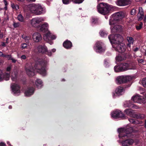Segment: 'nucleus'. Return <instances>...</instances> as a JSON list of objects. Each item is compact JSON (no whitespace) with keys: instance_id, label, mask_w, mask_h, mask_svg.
Listing matches in <instances>:
<instances>
[{"instance_id":"29","label":"nucleus","mask_w":146,"mask_h":146,"mask_svg":"<svg viewBox=\"0 0 146 146\" xmlns=\"http://www.w3.org/2000/svg\"><path fill=\"white\" fill-rule=\"evenodd\" d=\"M129 120L131 123H133L134 124H140L142 123V121H139L137 120H135L134 119H129Z\"/></svg>"},{"instance_id":"18","label":"nucleus","mask_w":146,"mask_h":146,"mask_svg":"<svg viewBox=\"0 0 146 146\" xmlns=\"http://www.w3.org/2000/svg\"><path fill=\"white\" fill-rule=\"evenodd\" d=\"M36 49L39 53H44L47 51V48L44 45H38Z\"/></svg>"},{"instance_id":"6","label":"nucleus","mask_w":146,"mask_h":146,"mask_svg":"<svg viewBox=\"0 0 146 146\" xmlns=\"http://www.w3.org/2000/svg\"><path fill=\"white\" fill-rule=\"evenodd\" d=\"M29 10L32 13L39 15L46 12L45 9L39 4H32L28 6Z\"/></svg>"},{"instance_id":"10","label":"nucleus","mask_w":146,"mask_h":146,"mask_svg":"<svg viewBox=\"0 0 146 146\" xmlns=\"http://www.w3.org/2000/svg\"><path fill=\"white\" fill-rule=\"evenodd\" d=\"M44 20L43 18L36 17L30 20V24L32 27L38 28L40 26L39 24Z\"/></svg>"},{"instance_id":"39","label":"nucleus","mask_w":146,"mask_h":146,"mask_svg":"<svg viewBox=\"0 0 146 146\" xmlns=\"http://www.w3.org/2000/svg\"><path fill=\"white\" fill-rule=\"evenodd\" d=\"M141 83L144 87H146V78H143L141 81Z\"/></svg>"},{"instance_id":"44","label":"nucleus","mask_w":146,"mask_h":146,"mask_svg":"<svg viewBox=\"0 0 146 146\" xmlns=\"http://www.w3.org/2000/svg\"><path fill=\"white\" fill-rule=\"evenodd\" d=\"M3 57L6 58L7 59L10 60L12 57L10 55L5 54L4 55H3Z\"/></svg>"},{"instance_id":"26","label":"nucleus","mask_w":146,"mask_h":146,"mask_svg":"<svg viewBox=\"0 0 146 146\" xmlns=\"http://www.w3.org/2000/svg\"><path fill=\"white\" fill-rule=\"evenodd\" d=\"M17 74L18 72L16 70L13 71V72H12L11 79L13 81H15L16 80L17 77Z\"/></svg>"},{"instance_id":"20","label":"nucleus","mask_w":146,"mask_h":146,"mask_svg":"<svg viewBox=\"0 0 146 146\" xmlns=\"http://www.w3.org/2000/svg\"><path fill=\"white\" fill-rule=\"evenodd\" d=\"M35 89L33 88H29L25 91V94L27 96H29L32 95L34 92Z\"/></svg>"},{"instance_id":"49","label":"nucleus","mask_w":146,"mask_h":146,"mask_svg":"<svg viewBox=\"0 0 146 146\" xmlns=\"http://www.w3.org/2000/svg\"><path fill=\"white\" fill-rule=\"evenodd\" d=\"M133 108H135V109H139V107H138V106L135 105L134 104H133V105L132 106Z\"/></svg>"},{"instance_id":"16","label":"nucleus","mask_w":146,"mask_h":146,"mask_svg":"<svg viewBox=\"0 0 146 146\" xmlns=\"http://www.w3.org/2000/svg\"><path fill=\"white\" fill-rule=\"evenodd\" d=\"M111 115V117L114 118L122 117L124 116L123 114L121 111L117 110L112 112Z\"/></svg>"},{"instance_id":"21","label":"nucleus","mask_w":146,"mask_h":146,"mask_svg":"<svg viewBox=\"0 0 146 146\" xmlns=\"http://www.w3.org/2000/svg\"><path fill=\"white\" fill-rule=\"evenodd\" d=\"M124 79V75L119 76L116 78V82L118 84L125 83Z\"/></svg>"},{"instance_id":"55","label":"nucleus","mask_w":146,"mask_h":146,"mask_svg":"<svg viewBox=\"0 0 146 146\" xmlns=\"http://www.w3.org/2000/svg\"><path fill=\"white\" fill-rule=\"evenodd\" d=\"M3 36V33H1L0 34V38H2Z\"/></svg>"},{"instance_id":"9","label":"nucleus","mask_w":146,"mask_h":146,"mask_svg":"<svg viewBox=\"0 0 146 146\" xmlns=\"http://www.w3.org/2000/svg\"><path fill=\"white\" fill-rule=\"evenodd\" d=\"M124 112L127 115L134 118L143 119L145 117V116L144 114H137L135 113L134 111L131 109H127L125 110Z\"/></svg>"},{"instance_id":"48","label":"nucleus","mask_w":146,"mask_h":146,"mask_svg":"<svg viewBox=\"0 0 146 146\" xmlns=\"http://www.w3.org/2000/svg\"><path fill=\"white\" fill-rule=\"evenodd\" d=\"M136 10L135 9H133L131 11V14L132 15H135L136 13Z\"/></svg>"},{"instance_id":"51","label":"nucleus","mask_w":146,"mask_h":146,"mask_svg":"<svg viewBox=\"0 0 146 146\" xmlns=\"http://www.w3.org/2000/svg\"><path fill=\"white\" fill-rule=\"evenodd\" d=\"M10 60H12V62H13V63H15L17 61V60H15V59H13L12 57H11V59Z\"/></svg>"},{"instance_id":"46","label":"nucleus","mask_w":146,"mask_h":146,"mask_svg":"<svg viewBox=\"0 0 146 146\" xmlns=\"http://www.w3.org/2000/svg\"><path fill=\"white\" fill-rule=\"evenodd\" d=\"M30 39H31V37L29 36H26L25 38V42H28L29 40H30Z\"/></svg>"},{"instance_id":"4","label":"nucleus","mask_w":146,"mask_h":146,"mask_svg":"<svg viewBox=\"0 0 146 146\" xmlns=\"http://www.w3.org/2000/svg\"><path fill=\"white\" fill-rule=\"evenodd\" d=\"M48 24L45 22L40 25L38 28L41 31L46 32L43 38L44 40L51 45L53 43V42L51 40L55 39L56 37L55 35L52 34L50 31H48Z\"/></svg>"},{"instance_id":"47","label":"nucleus","mask_w":146,"mask_h":146,"mask_svg":"<svg viewBox=\"0 0 146 146\" xmlns=\"http://www.w3.org/2000/svg\"><path fill=\"white\" fill-rule=\"evenodd\" d=\"M92 22L93 23H95L97 21V19L96 18H92Z\"/></svg>"},{"instance_id":"57","label":"nucleus","mask_w":146,"mask_h":146,"mask_svg":"<svg viewBox=\"0 0 146 146\" xmlns=\"http://www.w3.org/2000/svg\"><path fill=\"white\" fill-rule=\"evenodd\" d=\"M4 3L5 6H6L7 5V1L5 0H4Z\"/></svg>"},{"instance_id":"36","label":"nucleus","mask_w":146,"mask_h":146,"mask_svg":"<svg viewBox=\"0 0 146 146\" xmlns=\"http://www.w3.org/2000/svg\"><path fill=\"white\" fill-rule=\"evenodd\" d=\"M123 58L120 55L117 56L116 57V60L117 62H120L122 61Z\"/></svg>"},{"instance_id":"41","label":"nucleus","mask_w":146,"mask_h":146,"mask_svg":"<svg viewBox=\"0 0 146 146\" xmlns=\"http://www.w3.org/2000/svg\"><path fill=\"white\" fill-rule=\"evenodd\" d=\"M143 23H141L138 25L136 26V28L138 30H140L142 27Z\"/></svg>"},{"instance_id":"40","label":"nucleus","mask_w":146,"mask_h":146,"mask_svg":"<svg viewBox=\"0 0 146 146\" xmlns=\"http://www.w3.org/2000/svg\"><path fill=\"white\" fill-rule=\"evenodd\" d=\"M9 20V18L8 16H7L6 18H4L3 19V22L2 23V25H5Z\"/></svg>"},{"instance_id":"54","label":"nucleus","mask_w":146,"mask_h":146,"mask_svg":"<svg viewBox=\"0 0 146 146\" xmlns=\"http://www.w3.org/2000/svg\"><path fill=\"white\" fill-rule=\"evenodd\" d=\"M5 146V144L2 142H1L0 143V146Z\"/></svg>"},{"instance_id":"1","label":"nucleus","mask_w":146,"mask_h":146,"mask_svg":"<svg viewBox=\"0 0 146 146\" xmlns=\"http://www.w3.org/2000/svg\"><path fill=\"white\" fill-rule=\"evenodd\" d=\"M48 62L47 60H43L41 63L36 64L35 66V69L33 67L34 64H29L28 67L26 68L27 74L30 76H33L35 75V71H36L42 76H45L46 74V66Z\"/></svg>"},{"instance_id":"37","label":"nucleus","mask_w":146,"mask_h":146,"mask_svg":"<svg viewBox=\"0 0 146 146\" xmlns=\"http://www.w3.org/2000/svg\"><path fill=\"white\" fill-rule=\"evenodd\" d=\"M100 36L102 37H105L107 36V33L104 31L102 30L100 32Z\"/></svg>"},{"instance_id":"38","label":"nucleus","mask_w":146,"mask_h":146,"mask_svg":"<svg viewBox=\"0 0 146 146\" xmlns=\"http://www.w3.org/2000/svg\"><path fill=\"white\" fill-rule=\"evenodd\" d=\"M21 48L22 49H27V44L26 43H22L21 45Z\"/></svg>"},{"instance_id":"24","label":"nucleus","mask_w":146,"mask_h":146,"mask_svg":"<svg viewBox=\"0 0 146 146\" xmlns=\"http://www.w3.org/2000/svg\"><path fill=\"white\" fill-rule=\"evenodd\" d=\"M63 45L65 48L69 49L71 47L72 44L70 41L66 40L64 42Z\"/></svg>"},{"instance_id":"62","label":"nucleus","mask_w":146,"mask_h":146,"mask_svg":"<svg viewBox=\"0 0 146 146\" xmlns=\"http://www.w3.org/2000/svg\"><path fill=\"white\" fill-rule=\"evenodd\" d=\"M8 144L10 145V143L9 141H7V142Z\"/></svg>"},{"instance_id":"58","label":"nucleus","mask_w":146,"mask_h":146,"mask_svg":"<svg viewBox=\"0 0 146 146\" xmlns=\"http://www.w3.org/2000/svg\"><path fill=\"white\" fill-rule=\"evenodd\" d=\"M143 21H144V22H146V15H145V16L144 17V19H143Z\"/></svg>"},{"instance_id":"22","label":"nucleus","mask_w":146,"mask_h":146,"mask_svg":"<svg viewBox=\"0 0 146 146\" xmlns=\"http://www.w3.org/2000/svg\"><path fill=\"white\" fill-rule=\"evenodd\" d=\"M139 12L137 15V17L139 21L142 20L144 17V13L143 9L141 7H140L138 9Z\"/></svg>"},{"instance_id":"43","label":"nucleus","mask_w":146,"mask_h":146,"mask_svg":"<svg viewBox=\"0 0 146 146\" xmlns=\"http://www.w3.org/2000/svg\"><path fill=\"white\" fill-rule=\"evenodd\" d=\"M74 3H82L84 0H72Z\"/></svg>"},{"instance_id":"13","label":"nucleus","mask_w":146,"mask_h":146,"mask_svg":"<svg viewBox=\"0 0 146 146\" xmlns=\"http://www.w3.org/2000/svg\"><path fill=\"white\" fill-rule=\"evenodd\" d=\"M11 88L13 94L16 96L20 95L21 93L20 87L17 84H13L11 85Z\"/></svg>"},{"instance_id":"2","label":"nucleus","mask_w":146,"mask_h":146,"mask_svg":"<svg viewBox=\"0 0 146 146\" xmlns=\"http://www.w3.org/2000/svg\"><path fill=\"white\" fill-rule=\"evenodd\" d=\"M117 131L119 139L118 141L119 143L124 146H129L132 144L134 141L132 139H129L125 140H123L126 138L131 137V133L133 131L131 127H130L129 128H120L118 129Z\"/></svg>"},{"instance_id":"59","label":"nucleus","mask_w":146,"mask_h":146,"mask_svg":"<svg viewBox=\"0 0 146 146\" xmlns=\"http://www.w3.org/2000/svg\"><path fill=\"white\" fill-rule=\"evenodd\" d=\"M138 50V48H136L134 49V51L135 52L137 51Z\"/></svg>"},{"instance_id":"7","label":"nucleus","mask_w":146,"mask_h":146,"mask_svg":"<svg viewBox=\"0 0 146 146\" xmlns=\"http://www.w3.org/2000/svg\"><path fill=\"white\" fill-rule=\"evenodd\" d=\"M126 16V14L122 12H119L113 14L110 17L109 21V24L116 23V21L124 18Z\"/></svg>"},{"instance_id":"52","label":"nucleus","mask_w":146,"mask_h":146,"mask_svg":"<svg viewBox=\"0 0 146 146\" xmlns=\"http://www.w3.org/2000/svg\"><path fill=\"white\" fill-rule=\"evenodd\" d=\"M108 64V62L106 60H105L104 62V64L105 65L106 67H107V65Z\"/></svg>"},{"instance_id":"11","label":"nucleus","mask_w":146,"mask_h":146,"mask_svg":"<svg viewBox=\"0 0 146 146\" xmlns=\"http://www.w3.org/2000/svg\"><path fill=\"white\" fill-rule=\"evenodd\" d=\"M104 44L102 42H97L94 47V50L96 52L101 53L105 50V48L103 47Z\"/></svg>"},{"instance_id":"34","label":"nucleus","mask_w":146,"mask_h":146,"mask_svg":"<svg viewBox=\"0 0 146 146\" xmlns=\"http://www.w3.org/2000/svg\"><path fill=\"white\" fill-rule=\"evenodd\" d=\"M11 6L13 9L17 10L19 9V6L16 4H14L13 3H11Z\"/></svg>"},{"instance_id":"8","label":"nucleus","mask_w":146,"mask_h":146,"mask_svg":"<svg viewBox=\"0 0 146 146\" xmlns=\"http://www.w3.org/2000/svg\"><path fill=\"white\" fill-rule=\"evenodd\" d=\"M11 69V66H8L6 71L0 70V82L3 80H8L10 78V71Z\"/></svg>"},{"instance_id":"63","label":"nucleus","mask_w":146,"mask_h":146,"mask_svg":"<svg viewBox=\"0 0 146 146\" xmlns=\"http://www.w3.org/2000/svg\"><path fill=\"white\" fill-rule=\"evenodd\" d=\"M105 18L106 19H108V17L107 16H106Z\"/></svg>"},{"instance_id":"64","label":"nucleus","mask_w":146,"mask_h":146,"mask_svg":"<svg viewBox=\"0 0 146 146\" xmlns=\"http://www.w3.org/2000/svg\"><path fill=\"white\" fill-rule=\"evenodd\" d=\"M145 55L146 56V51H145Z\"/></svg>"},{"instance_id":"15","label":"nucleus","mask_w":146,"mask_h":146,"mask_svg":"<svg viewBox=\"0 0 146 146\" xmlns=\"http://www.w3.org/2000/svg\"><path fill=\"white\" fill-rule=\"evenodd\" d=\"M41 35L39 33L36 32L32 35V38L33 41L35 42H40L42 39Z\"/></svg>"},{"instance_id":"12","label":"nucleus","mask_w":146,"mask_h":146,"mask_svg":"<svg viewBox=\"0 0 146 146\" xmlns=\"http://www.w3.org/2000/svg\"><path fill=\"white\" fill-rule=\"evenodd\" d=\"M131 100L134 102L140 104H144L146 102V101L145 99L139 95L133 96L132 97Z\"/></svg>"},{"instance_id":"19","label":"nucleus","mask_w":146,"mask_h":146,"mask_svg":"<svg viewBox=\"0 0 146 146\" xmlns=\"http://www.w3.org/2000/svg\"><path fill=\"white\" fill-rule=\"evenodd\" d=\"M129 0H118L116 2L117 5L119 6H124L130 3Z\"/></svg>"},{"instance_id":"23","label":"nucleus","mask_w":146,"mask_h":146,"mask_svg":"<svg viewBox=\"0 0 146 146\" xmlns=\"http://www.w3.org/2000/svg\"><path fill=\"white\" fill-rule=\"evenodd\" d=\"M121 72L128 70V64L127 63H121L120 64Z\"/></svg>"},{"instance_id":"45","label":"nucleus","mask_w":146,"mask_h":146,"mask_svg":"<svg viewBox=\"0 0 146 146\" xmlns=\"http://www.w3.org/2000/svg\"><path fill=\"white\" fill-rule=\"evenodd\" d=\"M63 3L65 4H68L70 1L71 0H62Z\"/></svg>"},{"instance_id":"14","label":"nucleus","mask_w":146,"mask_h":146,"mask_svg":"<svg viewBox=\"0 0 146 146\" xmlns=\"http://www.w3.org/2000/svg\"><path fill=\"white\" fill-rule=\"evenodd\" d=\"M124 92L125 89L123 87L119 86L116 88L115 90V93H112V96L113 98H115L117 96H119L123 94Z\"/></svg>"},{"instance_id":"50","label":"nucleus","mask_w":146,"mask_h":146,"mask_svg":"<svg viewBox=\"0 0 146 146\" xmlns=\"http://www.w3.org/2000/svg\"><path fill=\"white\" fill-rule=\"evenodd\" d=\"M26 58V57L25 55H23L21 56V58L22 59L25 60Z\"/></svg>"},{"instance_id":"28","label":"nucleus","mask_w":146,"mask_h":146,"mask_svg":"<svg viewBox=\"0 0 146 146\" xmlns=\"http://www.w3.org/2000/svg\"><path fill=\"white\" fill-rule=\"evenodd\" d=\"M124 78L125 83L130 81L133 79L132 76L129 75H124Z\"/></svg>"},{"instance_id":"56","label":"nucleus","mask_w":146,"mask_h":146,"mask_svg":"<svg viewBox=\"0 0 146 146\" xmlns=\"http://www.w3.org/2000/svg\"><path fill=\"white\" fill-rule=\"evenodd\" d=\"M5 54H3L0 51V56L3 57V55H4Z\"/></svg>"},{"instance_id":"35","label":"nucleus","mask_w":146,"mask_h":146,"mask_svg":"<svg viewBox=\"0 0 146 146\" xmlns=\"http://www.w3.org/2000/svg\"><path fill=\"white\" fill-rule=\"evenodd\" d=\"M56 51V49L55 48L52 49L51 51H47V54L49 56H52V53L55 52Z\"/></svg>"},{"instance_id":"31","label":"nucleus","mask_w":146,"mask_h":146,"mask_svg":"<svg viewBox=\"0 0 146 146\" xmlns=\"http://www.w3.org/2000/svg\"><path fill=\"white\" fill-rule=\"evenodd\" d=\"M17 19L19 21L21 22H23L25 21L24 17L21 14H19L17 16Z\"/></svg>"},{"instance_id":"25","label":"nucleus","mask_w":146,"mask_h":146,"mask_svg":"<svg viewBox=\"0 0 146 146\" xmlns=\"http://www.w3.org/2000/svg\"><path fill=\"white\" fill-rule=\"evenodd\" d=\"M35 84L37 87L38 88H41L43 86L42 81L39 79H37L36 80Z\"/></svg>"},{"instance_id":"33","label":"nucleus","mask_w":146,"mask_h":146,"mask_svg":"<svg viewBox=\"0 0 146 146\" xmlns=\"http://www.w3.org/2000/svg\"><path fill=\"white\" fill-rule=\"evenodd\" d=\"M128 70H135L136 68V66L135 64H128Z\"/></svg>"},{"instance_id":"5","label":"nucleus","mask_w":146,"mask_h":146,"mask_svg":"<svg viewBox=\"0 0 146 146\" xmlns=\"http://www.w3.org/2000/svg\"><path fill=\"white\" fill-rule=\"evenodd\" d=\"M97 9L98 12L103 15L108 14L111 11L115 9L114 7L106 3H101L97 6Z\"/></svg>"},{"instance_id":"60","label":"nucleus","mask_w":146,"mask_h":146,"mask_svg":"<svg viewBox=\"0 0 146 146\" xmlns=\"http://www.w3.org/2000/svg\"><path fill=\"white\" fill-rule=\"evenodd\" d=\"M145 127L146 128V120L145 121Z\"/></svg>"},{"instance_id":"27","label":"nucleus","mask_w":146,"mask_h":146,"mask_svg":"<svg viewBox=\"0 0 146 146\" xmlns=\"http://www.w3.org/2000/svg\"><path fill=\"white\" fill-rule=\"evenodd\" d=\"M127 40L128 42L127 44V46L130 47L131 44H133V42L134 40L133 38L131 37H127Z\"/></svg>"},{"instance_id":"32","label":"nucleus","mask_w":146,"mask_h":146,"mask_svg":"<svg viewBox=\"0 0 146 146\" xmlns=\"http://www.w3.org/2000/svg\"><path fill=\"white\" fill-rule=\"evenodd\" d=\"M133 105V104L132 102L130 101H128L126 102L124 104V106L125 107H132Z\"/></svg>"},{"instance_id":"30","label":"nucleus","mask_w":146,"mask_h":146,"mask_svg":"<svg viewBox=\"0 0 146 146\" xmlns=\"http://www.w3.org/2000/svg\"><path fill=\"white\" fill-rule=\"evenodd\" d=\"M114 69L115 72H121L120 64L118 65L115 66Z\"/></svg>"},{"instance_id":"17","label":"nucleus","mask_w":146,"mask_h":146,"mask_svg":"<svg viewBox=\"0 0 146 146\" xmlns=\"http://www.w3.org/2000/svg\"><path fill=\"white\" fill-rule=\"evenodd\" d=\"M115 24H113L111 25H110L111 26L110 28L111 32L112 33H115L120 31L122 29V27L121 25L116 24L115 25Z\"/></svg>"},{"instance_id":"3","label":"nucleus","mask_w":146,"mask_h":146,"mask_svg":"<svg viewBox=\"0 0 146 146\" xmlns=\"http://www.w3.org/2000/svg\"><path fill=\"white\" fill-rule=\"evenodd\" d=\"M108 38L112 47L116 51L120 53L123 52L125 51V45L120 42L123 40V38L120 35L113 34L109 36Z\"/></svg>"},{"instance_id":"61","label":"nucleus","mask_w":146,"mask_h":146,"mask_svg":"<svg viewBox=\"0 0 146 146\" xmlns=\"http://www.w3.org/2000/svg\"><path fill=\"white\" fill-rule=\"evenodd\" d=\"M9 109H11L12 108V106H10L9 107Z\"/></svg>"},{"instance_id":"42","label":"nucleus","mask_w":146,"mask_h":146,"mask_svg":"<svg viewBox=\"0 0 146 146\" xmlns=\"http://www.w3.org/2000/svg\"><path fill=\"white\" fill-rule=\"evenodd\" d=\"M13 25L14 28H16L19 27L20 25V24L19 22L17 23L14 22L13 24Z\"/></svg>"},{"instance_id":"53","label":"nucleus","mask_w":146,"mask_h":146,"mask_svg":"<svg viewBox=\"0 0 146 146\" xmlns=\"http://www.w3.org/2000/svg\"><path fill=\"white\" fill-rule=\"evenodd\" d=\"M138 61L140 63H142L144 62L143 60L142 59L138 60Z\"/></svg>"}]
</instances>
